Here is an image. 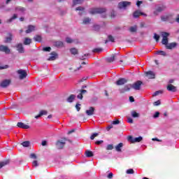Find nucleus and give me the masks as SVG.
Returning <instances> with one entry per match:
<instances>
[{"label": "nucleus", "mask_w": 179, "mask_h": 179, "mask_svg": "<svg viewBox=\"0 0 179 179\" xmlns=\"http://www.w3.org/2000/svg\"><path fill=\"white\" fill-rule=\"evenodd\" d=\"M161 19L163 22H167L169 20V16H162Z\"/></svg>", "instance_id": "5fc2aeb1"}, {"label": "nucleus", "mask_w": 179, "mask_h": 179, "mask_svg": "<svg viewBox=\"0 0 179 179\" xmlns=\"http://www.w3.org/2000/svg\"><path fill=\"white\" fill-rule=\"evenodd\" d=\"M76 10H85V8L79 6L76 8Z\"/></svg>", "instance_id": "69168bd1"}, {"label": "nucleus", "mask_w": 179, "mask_h": 179, "mask_svg": "<svg viewBox=\"0 0 179 179\" xmlns=\"http://www.w3.org/2000/svg\"><path fill=\"white\" fill-rule=\"evenodd\" d=\"M70 52L73 55H76V54H78V49L73 48L70 49Z\"/></svg>", "instance_id": "c9c22d12"}, {"label": "nucleus", "mask_w": 179, "mask_h": 179, "mask_svg": "<svg viewBox=\"0 0 179 179\" xmlns=\"http://www.w3.org/2000/svg\"><path fill=\"white\" fill-rule=\"evenodd\" d=\"M115 16H117V13H115V11L113 10L111 11V14H110L111 19H114V17H115Z\"/></svg>", "instance_id": "09e8293b"}, {"label": "nucleus", "mask_w": 179, "mask_h": 179, "mask_svg": "<svg viewBox=\"0 0 179 179\" xmlns=\"http://www.w3.org/2000/svg\"><path fill=\"white\" fill-rule=\"evenodd\" d=\"M113 149H114L113 144H109L106 147V150H113Z\"/></svg>", "instance_id": "c03bdc74"}, {"label": "nucleus", "mask_w": 179, "mask_h": 179, "mask_svg": "<svg viewBox=\"0 0 179 179\" xmlns=\"http://www.w3.org/2000/svg\"><path fill=\"white\" fill-rule=\"evenodd\" d=\"M143 85V83L141 80H138L131 85V88L134 89V90H141V86Z\"/></svg>", "instance_id": "20e7f679"}, {"label": "nucleus", "mask_w": 179, "mask_h": 179, "mask_svg": "<svg viewBox=\"0 0 179 179\" xmlns=\"http://www.w3.org/2000/svg\"><path fill=\"white\" fill-rule=\"evenodd\" d=\"M0 52H5V54H10V49L8 46L1 45H0Z\"/></svg>", "instance_id": "423d86ee"}, {"label": "nucleus", "mask_w": 179, "mask_h": 179, "mask_svg": "<svg viewBox=\"0 0 179 179\" xmlns=\"http://www.w3.org/2000/svg\"><path fill=\"white\" fill-rule=\"evenodd\" d=\"M148 16V15L145 14L144 13L141 12L140 10H136L134 13H133V17L134 18L136 17H139L140 16Z\"/></svg>", "instance_id": "ddd939ff"}, {"label": "nucleus", "mask_w": 179, "mask_h": 179, "mask_svg": "<svg viewBox=\"0 0 179 179\" xmlns=\"http://www.w3.org/2000/svg\"><path fill=\"white\" fill-rule=\"evenodd\" d=\"M17 51L20 52V54H24V48L23 47V44L18 43L16 45Z\"/></svg>", "instance_id": "1a4fd4ad"}, {"label": "nucleus", "mask_w": 179, "mask_h": 179, "mask_svg": "<svg viewBox=\"0 0 179 179\" xmlns=\"http://www.w3.org/2000/svg\"><path fill=\"white\" fill-rule=\"evenodd\" d=\"M32 166L34 167H37L38 166V162L37 160L33 161Z\"/></svg>", "instance_id": "864d4df0"}, {"label": "nucleus", "mask_w": 179, "mask_h": 179, "mask_svg": "<svg viewBox=\"0 0 179 179\" xmlns=\"http://www.w3.org/2000/svg\"><path fill=\"white\" fill-rule=\"evenodd\" d=\"M138 30V27H136V25L134 26V27H131L129 28V31L131 33H136V31Z\"/></svg>", "instance_id": "473e14b6"}, {"label": "nucleus", "mask_w": 179, "mask_h": 179, "mask_svg": "<svg viewBox=\"0 0 179 179\" xmlns=\"http://www.w3.org/2000/svg\"><path fill=\"white\" fill-rule=\"evenodd\" d=\"M166 90L169 92H172L173 93L177 92V87L171 84L167 85Z\"/></svg>", "instance_id": "4468645a"}, {"label": "nucleus", "mask_w": 179, "mask_h": 179, "mask_svg": "<svg viewBox=\"0 0 179 179\" xmlns=\"http://www.w3.org/2000/svg\"><path fill=\"white\" fill-rule=\"evenodd\" d=\"M17 73H18L20 80H23V79L27 78V73L24 70H17Z\"/></svg>", "instance_id": "7ed1b4c3"}, {"label": "nucleus", "mask_w": 179, "mask_h": 179, "mask_svg": "<svg viewBox=\"0 0 179 179\" xmlns=\"http://www.w3.org/2000/svg\"><path fill=\"white\" fill-rule=\"evenodd\" d=\"M101 51H103V49L101 48H94L92 50V52H101Z\"/></svg>", "instance_id": "603ef678"}, {"label": "nucleus", "mask_w": 179, "mask_h": 179, "mask_svg": "<svg viewBox=\"0 0 179 179\" xmlns=\"http://www.w3.org/2000/svg\"><path fill=\"white\" fill-rule=\"evenodd\" d=\"M85 156L86 157H93L94 156V154H93L92 151L87 150L85 151Z\"/></svg>", "instance_id": "a878e982"}, {"label": "nucleus", "mask_w": 179, "mask_h": 179, "mask_svg": "<svg viewBox=\"0 0 179 179\" xmlns=\"http://www.w3.org/2000/svg\"><path fill=\"white\" fill-rule=\"evenodd\" d=\"M65 143H66L65 142L58 141L56 143V148L57 149H64V146H65Z\"/></svg>", "instance_id": "aec40b11"}, {"label": "nucleus", "mask_w": 179, "mask_h": 179, "mask_svg": "<svg viewBox=\"0 0 179 179\" xmlns=\"http://www.w3.org/2000/svg\"><path fill=\"white\" fill-rule=\"evenodd\" d=\"M123 147H124V143H120L115 147V149L116 152H118L119 153H121V152H122V149Z\"/></svg>", "instance_id": "4be33fe9"}, {"label": "nucleus", "mask_w": 179, "mask_h": 179, "mask_svg": "<svg viewBox=\"0 0 179 179\" xmlns=\"http://www.w3.org/2000/svg\"><path fill=\"white\" fill-rule=\"evenodd\" d=\"M134 139H135V138L132 136H129L127 138V141H129L131 143H134Z\"/></svg>", "instance_id": "de8ad7c7"}, {"label": "nucleus", "mask_w": 179, "mask_h": 179, "mask_svg": "<svg viewBox=\"0 0 179 179\" xmlns=\"http://www.w3.org/2000/svg\"><path fill=\"white\" fill-rule=\"evenodd\" d=\"M96 136H99V134L98 133L92 134V136H90L91 141H93L94 139V138H96Z\"/></svg>", "instance_id": "a18cd8bd"}, {"label": "nucleus", "mask_w": 179, "mask_h": 179, "mask_svg": "<svg viewBox=\"0 0 179 179\" xmlns=\"http://www.w3.org/2000/svg\"><path fill=\"white\" fill-rule=\"evenodd\" d=\"M30 158L31 159H37V155H36V154H34V153H31V155H30Z\"/></svg>", "instance_id": "13d9d810"}, {"label": "nucleus", "mask_w": 179, "mask_h": 179, "mask_svg": "<svg viewBox=\"0 0 179 179\" xmlns=\"http://www.w3.org/2000/svg\"><path fill=\"white\" fill-rule=\"evenodd\" d=\"M93 28L95 31H99V30H100V25L94 24Z\"/></svg>", "instance_id": "79ce46f5"}, {"label": "nucleus", "mask_w": 179, "mask_h": 179, "mask_svg": "<svg viewBox=\"0 0 179 179\" xmlns=\"http://www.w3.org/2000/svg\"><path fill=\"white\" fill-rule=\"evenodd\" d=\"M10 161L9 159H6L5 161L0 162V169H2V167H5V166H8Z\"/></svg>", "instance_id": "b1692460"}, {"label": "nucleus", "mask_w": 179, "mask_h": 179, "mask_svg": "<svg viewBox=\"0 0 179 179\" xmlns=\"http://www.w3.org/2000/svg\"><path fill=\"white\" fill-rule=\"evenodd\" d=\"M10 80H4L0 83L1 87H3L5 89V87H8L9 85H10Z\"/></svg>", "instance_id": "9d476101"}, {"label": "nucleus", "mask_w": 179, "mask_h": 179, "mask_svg": "<svg viewBox=\"0 0 179 179\" xmlns=\"http://www.w3.org/2000/svg\"><path fill=\"white\" fill-rule=\"evenodd\" d=\"M87 115H93L94 114V108L93 106L90 107L89 110L85 111Z\"/></svg>", "instance_id": "5701e85b"}, {"label": "nucleus", "mask_w": 179, "mask_h": 179, "mask_svg": "<svg viewBox=\"0 0 179 179\" xmlns=\"http://www.w3.org/2000/svg\"><path fill=\"white\" fill-rule=\"evenodd\" d=\"M131 117H133V118H138V117H139V113H138L135 110H132L131 112Z\"/></svg>", "instance_id": "c756f323"}, {"label": "nucleus", "mask_w": 179, "mask_h": 179, "mask_svg": "<svg viewBox=\"0 0 179 179\" xmlns=\"http://www.w3.org/2000/svg\"><path fill=\"white\" fill-rule=\"evenodd\" d=\"M54 46L57 47V48H62V47H64V42L61 41H55Z\"/></svg>", "instance_id": "412c9836"}, {"label": "nucleus", "mask_w": 179, "mask_h": 179, "mask_svg": "<svg viewBox=\"0 0 179 179\" xmlns=\"http://www.w3.org/2000/svg\"><path fill=\"white\" fill-rule=\"evenodd\" d=\"M153 38L157 42H159V40H160V36L157 34H154Z\"/></svg>", "instance_id": "ea45409f"}, {"label": "nucleus", "mask_w": 179, "mask_h": 179, "mask_svg": "<svg viewBox=\"0 0 179 179\" xmlns=\"http://www.w3.org/2000/svg\"><path fill=\"white\" fill-rule=\"evenodd\" d=\"M145 75L148 79H155L156 78V74L152 71H146Z\"/></svg>", "instance_id": "0eeeda50"}, {"label": "nucleus", "mask_w": 179, "mask_h": 179, "mask_svg": "<svg viewBox=\"0 0 179 179\" xmlns=\"http://www.w3.org/2000/svg\"><path fill=\"white\" fill-rule=\"evenodd\" d=\"M107 9L104 8H94L90 10V15H97V13H106Z\"/></svg>", "instance_id": "f257e3e1"}, {"label": "nucleus", "mask_w": 179, "mask_h": 179, "mask_svg": "<svg viewBox=\"0 0 179 179\" xmlns=\"http://www.w3.org/2000/svg\"><path fill=\"white\" fill-rule=\"evenodd\" d=\"M66 43H67L68 44H71L72 43H73V40H72V38L67 37L66 38Z\"/></svg>", "instance_id": "37998d69"}, {"label": "nucleus", "mask_w": 179, "mask_h": 179, "mask_svg": "<svg viewBox=\"0 0 179 179\" xmlns=\"http://www.w3.org/2000/svg\"><path fill=\"white\" fill-rule=\"evenodd\" d=\"M77 99H79L80 100H82L83 99V94L81 92L77 96Z\"/></svg>", "instance_id": "052dcab7"}, {"label": "nucleus", "mask_w": 179, "mask_h": 179, "mask_svg": "<svg viewBox=\"0 0 179 179\" xmlns=\"http://www.w3.org/2000/svg\"><path fill=\"white\" fill-rule=\"evenodd\" d=\"M84 0H73V5L75 6V5H80V3H83Z\"/></svg>", "instance_id": "7c9ffc66"}, {"label": "nucleus", "mask_w": 179, "mask_h": 179, "mask_svg": "<svg viewBox=\"0 0 179 179\" xmlns=\"http://www.w3.org/2000/svg\"><path fill=\"white\" fill-rule=\"evenodd\" d=\"M34 41H38V43H41L43 38L40 35H36L34 37Z\"/></svg>", "instance_id": "cd10ccee"}, {"label": "nucleus", "mask_w": 179, "mask_h": 179, "mask_svg": "<svg viewBox=\"0 0 179 179\" xmlns=\"http://www.w3.org/2000/svg\"><path fill=\"white\" fill-rule=\"evenodd\" d=\"M104 141L103 140L97 141L95 142L96 145H101Z\"/></svg>", "instance_id": "774afa93"}, {"label": "nucleus", "mask_w": 179, "mask_h": 179, "mask_svg": "<svg viewBox=\"0 0 179 179\" xmlns=\"http://www.w3.org/2000/svg\"><path fill=\"white\" fill-rule=\"evenodd\" d=\"M127 122H129V124H134V120H132V118L131 117H128Z\"/></svg>", "instance_id": "e2e57ef3"}, {"label": "nucleus", "mask_w": 179, "mask_h": 179, "mask_svg": "<svg viewBox=\"0 0 179 179\" xmlns=\"http://www.w3.org/2000/svg\"><path fill=\"white\" fill-rule=\"evenodd\" d=\"M159 115H160V113L156 112L153 115V118H159Z\"/></svg>", "instance_id": "6e6d98bb"}, {"label": "nucleus", "mask_w": 179, "mask_h": 179, "mask_svg": "<svg viewBox=\"0 0 179 179\" xmlns=\"http://www.w3.org/2000/svg\"><path fill=\"white\" fill-rule=\"evenodd\" d=\"M22 145L24 148H29V146H30V141H24L22 143Z\"/></svg>", "instance_id": "4c0bfd02"}, {"label": "nucleus", "mask_w": 179, "mask_h": 179, "mask_svg": "<svg viewBox=\"0 0 179 179\" xmlns=\"http://www.w3.org/2000/svg\"><path fill=\"white\" fill-rule=\"evenodd\" d=\"M143 3V1H137V2H136V6H137L138 7H140L141 5H142Z\"/></svg>", "instance_id": "0e129e2a"}, {"label": "nucleus", "mask_w": 179, "mask_h": 179, "mask_svg": "<svg viewBox=\"0 0 179 179\" xmlns=\"http://www.w3.org/2000/svg\"><path fill=\"white\" fill-rule=\"evenodd\" d=\"M50 55L51 56L48 59V61H55V59H57V57H58V55L55 52H52Z\"/></svg>", "instance_id": "a211bd4d"}, {"label": "nucleus", "mask_w": 179, "mask_h": 179, "mask_svg": "<svg viewBox=\"0 0 179 179\" xmlns=\"http://www.w3.org/2000/svg\"><path fill=\"white\" fill-rule=\"evenodd\" d=\"M160 93H162V91H157L153 94V96H159V94H160Z\"/></svg>", "instance_id": "680f3d73"}, {"label": "nucleus", "mask_w": 179, "mask_h": 179, "mask_svg": "<svg viewBox=\"0 0 179 179\" xmlns=\"http://www.w3.org/2000/svg\"><path fill=\"white\" fill-rule=\"evenodd\" d=\"M17 127H18V128H22V129H29L30 128V126L25 124L22 122H17Z\"/></svg>", "instance_id": "f8f14e48"}, {"label": "nucleus", "mask_w": 179, "mask_h": 179, "mask_svg": "<svg viewBox=\"0 0 179 179\" xmlns=\"http://www.w3.org/2000/svg\"><path fill=\"white\" fill-rule=\"evenodd\" d=\"M15 19H17V15L16 14H14L11 18L7 20V23H10L13 20H15Z\"/></svg>", "instance_id": "e433bc0d"}, {"label": "nucleus", "mask_w": 179, "mask_h": 179, "mask_svg": "<svg viewBox=\"0 0 179 179\" xmlns=\"http://www.w3.org/2000/svg\"><path fill=\"white\" fill-rule=\"evenodd\" d=\"M15 10L16 12H21L22 13H23V12H24V10H26V8L21 7V6H18L15 8Z\"/></svg>", "instance_id": "2f4dec72"}, {"label": "nucleus", "mask_w": 179, "mask_h": 179, "mask_svg": "<svg viewBox=\"0 0 179 179\" xmlns=\"http://www.w3.org/2000/svg\"><path fill=\"white\" fill-rule=\"evenodd\" d=\"M118 124H120V120H114L112 122L113 125H118Z\"/></svg>", "instance_id": "4d7b16f0"}, {"label": "nucleus", "mask_w": 179, "mask_h": 179, "mask_svg": "<svg viewBox=\"0 0 179 179\" xmlns=\"http://www.w3.org/2000/svg\"><path fill=\"white\" fill-rule=\"evenodd\" d=\"M166 9L165 6H159L156 8V10L154 11V15L157 16V15H159L161 12H163Z\"/></svg>", "instance_id": "2eb2a0df"}, {"label": "nucleus", "mask_w": 179, "mask_h": 179, "mask_svg": "<svg viewBox=\"0 0 179 179\" xmlns=\"http://www.w3.org/2000/svg\"><path fill=\"white\" fill-rule=\"evenodd\" d=\"M128 83V80L125 78H119L116 82V85L117 86H122V85H125V83Z\"/></svg>", "instance_id": "9b49d317"}, {"label": "nucleus", "mask_w": 179, "mask_h": 179, "mask_svg": "<svg viewBox=\"0 0 179 179\" xmlns=\"http://www.w3.org/2000/svg\"><path fill=\"white\" fill-rule=\"evenodd\" d=\"M91 21H92V20L90 18L85 17L83 20V24H89V23H90Z\"/></svg>", "instance_id": "f704fd0d"}, {"label": "nucleus", "mask_w": 179, "mask_h": 179, "mask_svg": "<svg viewBox=\"0 0 179 179\" xmlns=\"http://www.w3.org/2000/svg\"><path fill=\"white\" fill-rule=\"evenodd\" d=\"M169 36H170V34L168 32H163L162 33V43L165 47L169 44Z\"/></svg>", "instance_id": "f03ea898"}, {"label": "nucleus", "mask_w": 179, "mask_h": 179, "mask_svg": "<svg viewBox=\"0 0 179 179\" xmlns=\"http://www.w3.org/2000/svg\"><path fill=\"white\" fill-rule=\"evenodd\" d=\"M108 41H111V43H114L115 41V39H114V36H112L111 35L108 36Z\"/></svg>", "instance_id": "a19ab883"}, {"label": "nucleus", "mask_w": 179, "mask_h": 179, "mask_svg": "<svg viewBox=\"0 0 179 179\" xmlns=\"http://www.w3.org/2000/svg\"><path fill=\"white\" fill-rule=\"evenodd\" d=\"M127 174H134L135 171L132 169H127L126 171Z\"/></svg>", "instance_id": "8fccbe9b"}, {"label": "nucleus", "mask_w": 179, "mask_h": 179, "mask_svg": "<svg viewBox=\"0 0 179 179\" xmlns=\"http://www.w3.org/2000/svg\"><path fill=\"white\" fill-rule=\"evenodd\" d=\"M43 51H45V52H50V51H51V47H45L43 48Z\"/></svg>", "instance_id": "49530a36"}, {"label": "nucleus", "mask_w": 179, "mask_h": 179, "mask_svg": "<svg viewBox=\"0 0 179 179\" xmlns=\"http://www.w3.org/2000/svg\"><path fill=\"white\" fill-rule=\"evenodd\" d=\"M131 84L125 85L123 88L120 89V93H125V92H129V90H131Z\"/></svg>", "instance_id": "dca6fc26"}, {"label": "nucleus", "mask_w": 179, "mask_h": 179, "mask_svg": "<svg viewBox=\"0 0 179 179\" xmlns=\"http://www.w3.org/2000/svg\"><path fill=\"white\" fill-rule=\"evenodd\" d=\"M29 44H31V39L29 38H24V45H29Z\"/></svg>", "instance_id": "bb28decb"}, {"label": "nucleus", "mask_w": 179, "mask_h": 179, "mask_svg": "<svg viewBox=\"0 0 179 179\" xmlns=\"http://www.w3.org/2000/svg\"><path fill=\"white\" fill-rule=\"evenodd\" d=\"M76 96L75 94H71L66 99L68 103H73V100H75Z\"/></svg>", "instance_id": "393cba45"}, {"label": "nucleus", "mask_w": 179, "mask_h": 179, "mask_svg": "<svg viewBox=\"0 0 179 179\" xmlns=\"http://www.w3.org/2000/svg\"><path fill=\"white\" fill-rule=\"evenodd\" d=\"M76 108L77 111H80V104L76 103Z\"/></svg>", "instance_id": "bf43d9fd"}, {"label": "nucleus", "mask_w": 179, "mask_h": 179, "mask_svg": "<svg viewBox=\"0 0 179 179\" xmlns=\"http://www.w3.org/2000/svg\"><path fill=\"white\" fill-rule=\"evenodd\" d=\"M10 41H12V34H10L9 37L6 38L4 43H10Z\"/></svg>", "instance_id": "58836bf2"}, {"label": "nucleus", "mask_w": 179, "mask_h": 179, "mask_svg": "<svg viewBox=\"0 0 179 179\" xmlns=\"http://www.w3.org/2000/svg\"><path fill=\"white\" fill-rule=\"evenodd\" d=\"M143 140V138L142 136H138V137L134 138V143H136L138 142H142Z\"/></svg>", "instance_id": "72a5a7b5"}, {"label": "nucleus", "mask_w": 179, "mask_h": 179, "mask_svg": "<svg viewBox=\"0 0 179 179\" xmlns=\"http://www.w3.org/2000/svg\"><path fill=\"white\" fill-rule=\"evenodd\" d=\"M34 30H36V27L34 25H28L27 29L25 31V33H27V34H29L31 33V31H34Z\"/></svg>", "instance_id": "6ab92c4d"}, {"label": "nucleus", "mask_w": 179, "mask_h": 179, "mask_svg": "<svg viewBox=\"0 0 179 179\" xmlns=\"http://www.w3.org/2000/svg\"><path fill=\"white\" fill-rule=\"evenodd\" d=\"M157 54H160L161 55H163L164 57H166V52L163 50H159L157 52Z\"/></svg>", "instance_id": "3c124183"}, {"label": "nucleus", "mask_w": 179, "mask_h": 179, "mask_svg": "<svg viewBox=\"0 0 179 179\" xmlns=\"http://www.w3.org/2000/svg\"><path fill=\"white\" fill-rule=\"evenodd\" d=\"M165 47L166 50H173V48H176V47H177V43L173 42V43H168Z\"/></svg>", "instance_id": "f3484780"}, {"label": "nucleus", "mask_w": 179, "mask_h": 179, "mask_svg": "<svg viewBox=\"0 0 179 179\" xmlns=\"http://www.w3.org/2000/svg\"><path fill=\"white\" fill-rule=\"evenodd\" d=\"M131 5V2L129 1H121L118 3L119 9H124V8H127V6H129Z\"/></svg>", "instance_id": "39448f33"}, {"label": "nucleus", "mask_w": 179, "mask_h": 179, "mask_svg": "<svg viewBox=\"0 0 179 179\" xmlns=\"http://www.w3.org/2000/svg\"><path fill=\"white\" fill-rule=\"evenodd\" d=\"M117 55L118 54H113L110 57L106 58V62H109L110 64L114 62L117 59Z\"/></svg>", "instance_id": "6e6552de"}, {"label": "nucleus", "mask_w": 179, "mask_h": 179, "mask_svg": "<svg viewBox=\"0 0 179 179\" xmlns=\"http://www.w3.org/2000/svg\"><path fill=\"white\" fill-rule=\"evenodd\" d=\"M160 104H161L160 100H158V101L154 102V106H160Z\"/></svg>", "instance_id": "338daca9"}, {"label": "nucleus", "mask_w": 179, "mask_h": 179, "mask_svg": "<svg viewBox=\"0 0 179 179\" xmlns=\"http://www.w3.org/2000/svg\"><path fill=\"white\" fill-rule=\"evenodd\" d=\"M47 111L46 110H41L38 115L35 116V118L38 119L40 118L42 115H46Z\"/></svg>", "instance_id": "c85d7f7f"}]
</instances>
